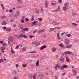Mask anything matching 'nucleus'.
Wrapping results in <instances>:
<instances>
[{"instance_id":"obj_2","label":"nucleus","mask_w":79,"mask_h":79,"mask_svg":"<svg viewBox=\"0 0 79 79\" xmlns=\"http://www.w3.org/2000/svg\"><path fill=\"white\" fill-rule=\"evenodd\" d=\"M0 49L1 50V52H2V53H5V51H4V50L5 49V47L2 46L0 48Z\"/></svg>"},{"instance_id":"obj_33","label":"nucleus","mask_w":79,"mask_h":79,"mask_svg":"<svg viewBox=\"0 0 79 79\" xmlns=\"http://www.w3.org/2000/svg\"><path fill=\"white\" fill-rule=\"evenodd\" d=\"M59 46L60 47H61V48H63L64 47V45L63 44H60L59 45Z\"/></svg>"},{"instance_id":"obj_10","label":"nucleus","mask_w":79,"mask_h":79,"mask_svg":"<svg viewBox=\"0 0 79 79\" xmlns=\"http://www.w3.org/2000/svg\"><path fill=\"white\" fill-rule=\"evenodd\" d=\"M7 24L5 20H3L2 22V23L1 24L2 26H3V25H6Z\"/></svg>"},{"instance_id":"obj_4","label":"nucleus","mask_w":79,"mask_h":79,"mask_svg":"<svg viewBox=\"0 0 79 79\" xmlns=\"http://www.w3.org/2000/svg\"><path fill=\"white\" fill-rule=\"evenodd\" d=\"M47 48V46L44 45L43 46H41L40 49L41 50H44V48Z\"/></svg>"},{"instance_id":"obj_63","label":"nucleus","mask_w":79,"mask_h":79,"mask_svg":"<svg viewBox=\"0 0 79 79\" xmlns=\"http://www.w3.org/2000/svg\"><path fill=\"white\" fill-rule=\"evenodd\" d=\"M0 43H1V44H3V40H2L0 42Z\"/></svg>"},{"instance_id":"obj_46","label":"nucleus","mask_w":79,"mask_h":79,"mask_svg":"<svg viewBox=\"0 0 79 79\" xmlns=\"http://www.w3.org/2000/svg\"><path fill=\"white\" fill-rule=\"evenodd\" d=\"M29 37L30 39H32V38H33V37H34V36L33 35H30Z\"/></svg>"},{"instance_id":"obj_5","label":"nucleus","mask_w":79,"mask_h":79,"mask_svg":"<svg viewBox=\"0 0 79 79\" xmlns=\"http://www.w3.org/2000/svg\"><path fill=\"white\" fill-rule=\"evenodd\" d=\"M72 71L74 76H76V75H77V73H76V70L75 69H73Z\"/></svg>"},{"instance_id":"obj_40","label":"nucleus","mask_w":79,"mask_h":79,"mask_svg":"<svg viewBox=\"0 0 79 79\" xmlns=\"http://www.w3.org/2000/svg\"><path fill=\"white\" fill-rule=\"evenodd\" d=\"M24 30L25 31H28L29 30V28H25L24 29Z\"/></svg>"},{"instance_id":"obj_14","label":"nucleus","mask_w":79,"mask_h":79,"mask_svg":"<svg viewBox=\"0 0 79 79\" xmlns=\"http://www.w3.org/2000/svg\"><path fill=\"white\" fill-rule=\"evenodd\" d=\"M35 11L36 13H37L38 15H40V11L38 10H35Z\"/></svg>"},{"instance_id":"obj_51","label":"nucleus","mask_w":79,"mask_h":79,"mask_svg":"<svg viewBox=\"0 0 79 79\" xmlns=\"http://www.w3.org/2000/svg\"><path fill=\"white\" fill-rule=\"evenodd\" d=\"M73 25V26H77V24L75 23H72Z\"/></svg>"},{"instance_id":"obj_62","label":"nucleus","mask_w":79,"mask_h":79,"mask_svg":"<svg viewBox=\"0 0 79 79\" xmlns=\"http://www.w3.org/2000/svg\"><path fill=\"white\" fill-rule=\"evenodd\" d=\"M14 20H13V19H10V22H13Z\"/></svg>"},{"instance_id":"obj_13","label":"nucleus","mask_w":79,"mask_h":79,"mask_svg":"<svg viewBox=\"0 0 79 79\" xmlns=\"http://www.w3.org/2000/svg\"><path fill=\"white\" fill-rule=\"evenodd\" d=\"M45 31V30H40L37 31L38 34H40L42 32H44Z\"/></svg>"},{"instance_id":"obj_38","label":"nucleus","mask_w":79,"mask_h":79,"mask_svg":"<svg viewBox=\"0 0 79 79\" xmlns=\"http://www.w3.org/2000/svg\"><path fill=\"white\" fill-rule=\"evenodd\" d=\"M55 29V28H51L50 29V32H52V31H53Z\"/></svg>"},{"instance_id":"obj_56","label":"nucleus","mask_w":79,"mask_h":79,"mask_svg":"<svg viewBox=\"0 0 79 79\" xmlns=\"http://www.w3.org/2000/svg\"><path fill=\"white\" fill-rule=\"evenodd\" d=\"M19 46L17 45V46H16V47H15V48H16V49H18L19 48Z\"/></svg>"},{"instance_id":"obj_7","label":"nucleus","mask_w":79,"mask_h":79,"mask_svg":"<svg viewBox=\"0 0 79 79\" xmlns=\"http://www.w3.org/2000/svg\"><path fill=\"white\" fill-rule=\"evenodd\" d=\"M8 39L10 41H12V40H13L14 39V37H13V36H10L8 37Z\"/></svg>"},{"instance_id":"obj_11","label":"nucleus","mask_w":79,"mask_h":79,"mask_svg":"<svg viewBox=\"0 0 79 79\" xmlns=\"http://www.w3.org/2000/svg\"><path fill=\"white\" fill-rule=\"evenodd\" d=\"M39 77L41 79H44V76L42 74H40L38 75Z\"/></svg>"},{"instance_id":"obj_44","label":"nucleus","mask_w":79,"mask_h":79,"mask_svg":"<svg viewBox=\"0 0 79 79\" xmlns=\"http://www.w3.org/2000/svg\"><path fill=\"white\" fill-rule=\"evenodd\" d=\"M67 8L66 7H64L63 8V10L64 11H66V10H67Z\"/></svg>"},{"instance_id":"obj_42","label":"nucleus","mask_w":79,"mask_h":79,"mask_svg":"<svg viewBox=\"0 0 79 79\" xmlns=\"http://www.w3.org/2000/svg\"><path fill=\"white\" fill-rule=\"evenodd\" d=\"M22 32H23V33H25V30H24V29H22Z\"/></svg>"},{"instance_id":"obj_8","label":"nucleus","mask_w":79,"mask_h":79,"mask_svg":"<svg viewBox=\"0 0 79 79\" xmlns=\"http://www.w3.org/2000/svg\"><path fill=\"white\" fill-rule=\"evenodd\" d=\"M64 53L66 54H69L72 55H73V53L69 52V51H68L66 52H64Z\"/></svg>"},{"instance_id":"obj_32","label":"nucleus","mask_w":79,"mask_h":79,"mask_svg":"<svg viewBox=\"0 0 79 79\" xmlns=\"http://www.w3.org/2000/svg\"><path fill=\"white\" fill-rule=\"evenodd\" d=\"M60 6H58V8L55 10L56 11H58L60 10Z\"/></svg>"},{"instance_id":"obj_9","label":"nucleus","mask_w":79,"mask_h":79,"mask_svg":"<svg viewBox=\"0 0 79 79\" xmlns=\"http://www.w3.org/2000/svg\"><path fill=\"white\" fill-rule=\"evenodd\" d=\"M60 60L61 62H63L64 61V57L62 56H60Z\"/></svg>"},{"instance_id":"obj_49","label":"nucleus","mask_w":79,"mask_h":79,"mask_svg":"<svg viewBox=\"0 0 79 79\" xmlns=\"http://www.w3.org/2000/svg\"><path fill=\"white\" fill-rule=\"evenodd\" d=\"M38 19L39 20V21H41L42 20V19L41 18H38Z\"/></svg>"},{"instance_id":"obj_53","label":"nucleus","mask_w":79,"mask_h":79,"mask_svg":"<svg viewBox=\"0 0 79 79\" xmlns=\"http://www.w3.org/2000/svg\"><path fill=\"white\" fill-rule=\"evenodd\" d=\"M72 14H73V15H76V13L74 12V11H73Z\"/></svg>"},{"instance_id":"obj_52","label":"nucleus","mask_w":79,"mask_h":79,"mask_svg":"<svg viewBox=\"0 0 79 79\" xmlns=\"http://www.w3.org/2000/svg\"><path fill=\"white\" fill-rule=\"evenodd\" d=\"M25 20L26 21H29V19H27V18H26Z\"/></svg>"},{"instance_id":"obj_64","label":"nucleus","mask_w":79,"mask_h":79,"mask_svg":"<svg viewBox=\"0 0 79 79\" xmlns=\"http://www.w3.org/2000/svg\"><path fill=\"white\" fill-rule=\"evenodd\" d=\"M55 77L56 79H58V77L56 76H55Z\"/></svg>"},{"instance_id":"obj_50","label":"nucleus","mask_w":79,"mask_h":79,"mask_svg":"<svg viewBox=\"0 0 79 79\" xmlns=\"http://www.w3.org/2000/svg\"><path fill=\"white\" fill-rule=\"evenodd\" d=\"M17 15H18V16H19V11H17L16 12Z\"/></svg>"},{"instance_id":"obj_1","label":"nucleus","mask_w":79,"mask_h":79,"mask_svg":"<svg viewBox=\"0 0 79 79\" xmlns=\"http://www.w3.org/2000/svg\"><path fill=\"white\" fill-rule=\"evenodd\" d=\"M32 26H37L38 25V22L37 21H34L31 22Z\"/></svg>"},{"instance_id":"obj_23","label":"nucleus","mask_w":79,"mask_h":79,"mask_svg":"<svg viewBox=\"0 0 79 79\" xmlns=\"http://www.w3.org/2000/svg\"><path fill=\"white\" fill-rule=\"evenodd\" d=\"M53 23H54L56 24L55 25H59V24H60L59 22H55L54 21H53Z\"/></svg>"},{"instance_id":"obj_36","label":"nucleus","mask_w":79,"mask_h":79,"mask_svg":"<svg viewBox=\"0 0 79 79\" xmlns=\"http://www.w3.org/2000/svg\"><path fill=\"white\" fill-rule=\"evenodd\" d=\"M23 37L24 38H27V39H28V37H27V36H26L25 35H23Z\"/></svg>"},{"instance_id":"obj_47","label":"nucleus","mask_w":79,"mask_h":79,"mask_svg":"<svg viewBox=\"0 0 79 79\" xmlns=\"http://www.w3.org/2000/svg\"><path fill=\"white\" fill-rule=\"evenodd\" d=\"M27 65V64H23V67H26Z\"/></svg>"},{"instance_id":"obj_43","label":"nucleus","mask_w":79,"mask_h":79,"mask_svg":"<svg viewBox=\"0 0 79 79\" xmlns=\"http://www.w3.org/2000/svg\"><path fill=\"white\" fill-rule=\"evenodd\" d=\"M34 17L32 16L31 17V21H33L34 20Z\"/></svg>"},{"instance_id":"obj_27","label":"nucleus","mask_w":79,"mask_h":79,"mask_svg":"<svg viewBox=\"0 0 79 79\" xmlns=\"http://www.w3.org/2000/svg\"><path fill=\"white\" fill-rule=\"evenodd\" d=\"M57 68H58V64H56V66H54V68H55V69H56V70H57Z\"/></svg>"},{"instance_id":"obj_29","label":"nucleus","mask_w":79,"mask_h":79,"mask_svg":"<svg viewBox=\"0 0 79 79\" xmlns=\"http://www.w3.org/2000/svg\"><path fill=\"white\" fill-rule=\"evenodd\" d=\"M33 79H36V74L35 73L34 75L33 76Z\"/></svg>"},{"instance_id":"obj_30","label":"nucleus","mask_w":79,"mask_h":79,"mask_svg":"<svg viewBox=\"0 0 79 79\" xmlns=\"http://www.w3.org/2000/svg\"><path fill=\"white\" fill-rule=\"evenodd\" d=\"M26 48H27L26 47H23L22 49V51L23 52H25V51L26 50Z\"/></svg>"},{"instance_id":"obj_57","label":"nucleus","mask_w":79,"mask_h":79,"mask_svg":"<svg viewBox=\"0 0 79 79\" xmlns=\"http://www.w3.org/2000/svg\"><path fill=\"white\" fill-rule=\"evenodd\" d=\"M18 8H22V6H18Z\"/></svg>"},{"instance_id":"obj_60","label":"nucleus","mask_w":79,"mask_h":79,"mask_svg":"<svg viewBox=\"0 0 79 79\" xmlns=\"http://www.w3.org/2000/svg\"><path fill=\"white\" fill-rule=\"evenodd\" d=\"M12 73L13 74H16V72H14V71H13L12 72Z\"/></svg>"},{"instance_id":"obj_55","label":"nucleus","mask_w":79,"mask_h":79,"mask_svg":"<svg viewBox=\"0 0 79 79\" xmlns=\"http://www.w3.org/2000/svg\"><path fill=\"white\" fill-rule=\"evenodd\" d=\"M13 78L14 79H18V77H13Z\"/></svg>"},{"instance_id":"obj_34","label":"nucleus","mask_w":79,"mask_h":79,"mask_svg":"<svg viewBox=\"0 0 79 79\" xmlns=\"http://www.w3.org/2000/svg\"><path fill=\"white\" fill-rule=\"evenodd\" d=\"M19 37L20 38H22L23 37V34L21 33V34H20Z\"/></svg>"},{"instance_id":"obj_25","label":"nucleus","mask_w":79,"mask_h":79,"mask_svg":"<svg viewBox=\"0 0 79 79\" xmlns=\"http://www.w3.org/2000/svg\"><path fill=\"white\" fill-rule=\"evenodd\" d=\"M62 66H63V69H64V68H68V65H67L63 64L62 65Z\"/></svg>"},{"instance_id":"obj_15","label":"nucleus","mask_w":79,"mask_h":79,"mask_svg":"<svg viewBox=\"0 0 79 79\" xmlns=\"http://www.w3.org/2000/svg\"><path fill=\"white\" fill-rule=\"evenodd\" d=\"M58 68H59L60 69H61V70H64V69H63V66H61L59 64H58Z\"/></svg>"},{"instance_id":"obj_58","label":"nucleus","mask_w":79,"mask_h":79,"mask_svg":"<svg viewBox=\"0 0 79 79\" xmlns=\"http://www.w3.org/2000/svg\"><path fill=\"white\" fill-rule=\"evenodd\" d=\"M3 45L4 46V47H6V43H4L3 44Z\"/></svg>"},{"instance_id":"obj_59","label":"nucleus","mask_w":79,"mask_h":79,"mask_svg":"<svg viewBox=\"0 0 79 79\" xmlns=\"http://www.w3.org/2000/svg\"><path fill=\"white\" fill-rule=\"evenodd\" d=\"M64 34H65V32H63L61 34V35H63Z\"/></svg>"},{"instance_id":"obj_39","label":"nucleus","mask_w":79,"mask_h":79,"mask_svg":"<svg viewBox=\"0 0 79 79\" xmlns=\"http://www.w3.org/2000/svg\"><path fill=\"white\" fill-rule=\"evenodd\" d=\"M21 23H24V20L23 19H21Z\"/></svg>"},{"instance_id":"obj_26","label":"nucleus","mask_w":79,"mask_h":79,"mask_svg":"<svg viewBox=\"0 0 79 79\" xmlns=\"http://www.w3.org/2000/svg\"><path fill=\"white\" fill-rule=\"evenodd\" d=\"M6 31L7 32H9L10 31H12V30H11L10 29V28H7L6 29Z\"/></svg>"},{"instance_id":"obj_37","label":"nucleus","mask_w":79,"mask_h":79,"mask_svg":"<svg viewBox=\"0 0 79 79\" xmlns=\"http://www.w3.org/2000/svg\"><path fill=\"white\" fill-rule=\"evenodd\" d=\"M3 61H4L3 59H0V63L3 62Z\"/></svg>"},{"instance_id":"obj_21","label":"nucleus","mask_w":79,"mask_h":79,"mask_svg":"<svg viewBox=\"0 0 79 79\" xmlns=\"http://www.w3.org/2000/svg\"><path fill=\"white\" fill-rule=\"evenodd\" d=\"M35 44L36 45V46H39V45H40V43L38 42H36L35 43Z\"/></svg>"},{"instance_id":"obj_45","label":"nucleus","mask_w":79,"mask_h":79,"mask_svg":"<svg viewBox=\"0 0 79 79\" xmlns=\"http://www.w3.org/2000/svg\"><path fill=\"white\" fill-rule=\"evenodd\" d=\"M37 30H35L33 32V34H35V33H36V32H37Z\"/></svg>"},{"instance_id":"obj_24","label":"nucleus","mask_w":79,"mask_h":79,"mask_svg":"<svg viewBox=\"0 0 79 79\" xmlns=\"http://www.w3.org/2000/svg\"><path fill=\"white\" fill-rule=\"evenodd\" d=\"M5 18H6V16L5 15H2L1 17V19H5Z\"/></svg>"},{"instance_id":"obj_12","label":"nucleus","mask_w":79,"mask_h":79,"mask_svg":"<svg viewBox=\"0 0 79 79\" xmlns=\"http://www.w3.org/2000/svg\"><path fill=\"white\" fill-rule=\"evenodd\" d=\"M40 61H39V60H37V61L36 62L35 64L36 66H39V62Z\"/></svg>"},{"instance_id":"obj_41","label":"nucleus","mask_w":79,"mask_h":79,"mask_svg":"<svg viewBox=\"0 0 79 79\" xmlns=\"http://www.w3.org/2000/svg\"><path fill=\"white\" fill-rule=\"evenodd\" d=\"M11 50L12 53H15V51H14L12 49V48L11 47Z\"/></svg>"},{"instance_id":"obj_18","label":"nucleus","mask_w":79,"mask_h":79,"mask_svg":"<svg viewBox=\"0 0 79 79\" xmlns=\"http://www.w3.org/2000/svg\"><path fill=\"white\" fill-rule=\"evenodd\" d=\"M71 47H72V45H68L65 47V48H71Z\"/></svg>"},{"instance_id":"obj_19","label":"nucleus","mask_w":79,"mask_h":79,"mask_svg":"<svg viewBox=\"0 0 79 79\" xmlns=\"http://www.w3.org/2000/svg\"><path fill=\"white\" fill-rule=\"evenodd\" d=\"M52 50L53 52H55V51L56 50V49L55 48H52Z\"/></svg>"},{"instance_id":"obj_20","label":"nucleus","mask_w":79,"mask_h":79,"mask_svg":"<svg viewBox=\"0 0 79 79\" xmlns=\"http://www.w3.org/2000/svg\"><path fill=\"white\" fill-rule=\"evenodd\" d=\"M51 4L52 5H55L56 4V2L52 1L51 2Z\"/></svg>"},{"instance_id":"obj_54","label":"nucleus","mask_w":79,"mask_h":79,"mask_svg":"<svg viewBox=\"0 0 79 79\" xmlns=\"http://www.w3.org/2000/svg\"><path fill=\"white\" fill-rule=\"evenodd\" d=\"M9 11L10 13H12L13 12V10L12 9H10L9 10Z\"/></svg>"},{"instance_id":"obj_22","label":"nucleus","mask_w":79,"mask_h":79,"mask_svg":"<svg viewBox=\"0 0 79 79\" xmlns=\"http://www.w3.org/2000/svg\"><path fill=\"white\" fill-rule=\"evenodd\" d=\"M57 36L58 39L60 40V33H57Z\"/></svg>"},{"instance_id":"obj_61","label":"nucleus","mask_w":79,"mask_h":79,"mask_svg":"<svg viewBox=\"0 0 79 79\" xmlns=\"http://www.w3.org/2000/svg\"><path fill=\"white\" fill-rule=\"evenodd\" d=\"M13 27H16V24H13Z\"/></svg>"},{"instance_id":"obj_35","label":"nucleus","mask_w":79,"mask_h":79,"mask_svg":"<svg viewBox=\"0 0 79 79\" xmlns=\"http://www.w3.org/2000/svg\"><path fill=\"white\" fill-rule=\"evenodd\" d=\"M66 36L67 37H70L71 36V34H66Z\"/></svg>"},{"instance_id":"obj_31","label":"nucleus","mask_w":79,"mask_h":79,"mask_svg":"<svg viewBox=\"0 0 79 79\" xmlns=\"http://www.w3.org/2000/svg\"><path fill=\"white\" fill-rule=\"evenodd\" d=\"M66 61L67 62H68L69 61V58H68V56H66Z\"/></svg>"},{"instance_id":"obj_48","label":"nucleus","mask_w":79,"mask_h":79,"mask_svg":"<svg viewBox=\"0 0 79 79\" xmlns=\"http://www.w3.org/2000/svg\"><path fill=\"white\" fill-rule=\"evenodd\" d=\"M58 2L59 3H61L62 2V0H58Z\"/></svg>"},{"instance_id":"obj_28","label":"nucleus","mask_w":79,"mask_h":79,"mask_svg":"<svg viewBox=\"0 0 79 79\" xmlns=\"http://www.w3.org/2000/svg\"><path fill=\"white\" fill-rule=\"evenodd\" d=\"M17 0L18 3H19L20 4H21V3H22V0Z\"/></svg>"},{"instance_id":"obj_3","label":"nucleus","mask_w":79,"mask_h":79,"mask_svg":"<svg viewBox=\"0 0 79 79\" xmlns=\"http://www.w3.org/2000/svg\"><path fill=\"white\" fill-rule=\"evenodd\" d=\"M44 5L46 8H48V1H47L46 0L45 1Z\"/></svg>"},{"instance_id":"obj_17","label":"nucleus","mask_w":79,"mask_h":79,"mask_svg":"<svg viewBox=\"0 0 79 79\" xmlns=\"http://www.w3.org/2000/svg\"><path fill=\"white\" fill-rule=\"evenodd\" d=\"M19 27L20 29H23V25L22 24H20L19 25Z\"/></svg>"},{"instance_id":"obj_6","label":"nucleus","mask_w":79,"mask_h":79,"mask_svg":"<svg viewBox=\"0 0 79 79\" xmlns=\"http://www.w3.org/2000/svg\"><path fill=\"white\" fill-rule=\"evenodd\" d=\"M64 42L66 45H68V44H69V40H64Z\"/></svg>"},{"instance_id":"obj_16","label":"nucleus","mask_w":79,"mask_h":79,"mask_svg":"<svg viewBox=\"0 0 79 79\" xmlns=\"http://www.w3.org/2000/svg\"><path fill=\"white\" fill-rule=\"evenodd\" d=\"M69 2H66L64 4V6L65 7H68V6L69 5Z\"/></svg>"}]
</instances>
